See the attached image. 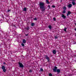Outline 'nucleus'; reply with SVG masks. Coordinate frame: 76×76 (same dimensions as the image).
<instances>
[{"label":"nucleus","instance_id":"nucleus-1","mask_svg":"<svg viewBox=\"0 0 76 76\" xmlns=\"http://www.w3.org/2000/svg\"><path fill=\"white\" fill-rule=\"evenodd\" d=\"M39 6L40 9H41L42 12H43V11L45 10V3H44V2L40 1Z\"/></svg>","mask_w":76,"mask_h":76},{"label":"nucleus","instance_id":"nucleus-2","mask_svg":"<svg viewBox=\"0 0 76 76\" xmlns=\"http://www.w3.org/2000/svg\"><path fill=\"white\" fill-rule=\"evenodd\" d=\"M18 64L19 65L20 67V68H22V69H23V67H24V65H23L22 63L20 62V61H19L18 62Z\"/></svg>","mask_w":76,"mask_h":76},{"label":"nucleus","instance_id":"nucleus-3","mask_svg":"<svg viewBox=\"0 0 76 76\" xmlns=\"http://www.w3.org/2000/svg\"><path fill=\"white\" fill-rule=\"evenodd\" d=\"M45 58H46L48 60V62H50V58L47 56V55H45Z\"/></svg>","mask_w":76,"mask_h":76},{"label":"nucleus","instance_id":"nucleus-4","mask_svg":"<svg viewBox=\"0 0 76 76\" xmlns=\"http://www.w3.org/2000/svg\"><path fill=\"white\" fill-rule=\"evenodd\" d=\"M57 67L56 66H55L54 67V68L53 69V71L54 72H57Z\"/></svg>","mask_w":76,"mask_h":76},{"label":"nucleus","instance_id":"nucleus-5","mask_svg":"<svg viewBox=\"0 0 76 76\" xmlns=\"http://www.w3.org/2000/svg\"><path fill=\"white\" fill-rule=\"evenodd\" d=\"M70 14H71V12L70 11H68L66 14L67 16H68Z\"/></svg>","mask_w":76,"mask_h":76},{"label":"nucleus","instance_id":"nucleus-6","mask_svg":"<svg viewBox=\"0 0 76 76\" xmlns=\"http://www.w3.org/2000/svg\"><path fill=\"white\" fill-rule=\"evenodd\" d=\"M67 6L69 8H70L72 7V5L71 4H69V5H68Z\"/></svg>","mask_w":76,"mask_h":76},{"label":"nucleus","instance_id":"nucleus-7","mask_svg":"<svg viewBox=\"0 0 76 76\" xmlns=\"http://www.w3.org/2000/svg\"><path fill=\"white\" fill-rule=\"evenodd\" d=\"M61 17H62V18H64V19H66V16L64 15V14L62 15Z\"/></svg>","mask_w":76,"mask_h":76},{"label":"nucleus","instance_id":"nucleus-8","mask_svg":"<svg viewBox=\"0 0 76 76\" xmlns=\"http://www.w3.org/2000/svg\"><path fill=\"white\" fill-rule=\"evenodd\" d=\"M52 53L54 54H56V50H54L52 51Z\"/></svg>","mask_w":76,"mask_h":76},{"label":"nucleus","instance_id":"nucleus-9","mask_svg":"<svg viewBox=\"0 0 76 76\" xmlns=\"http://www.w3.org/2000/svg\"><path fill=\"white\" fill-rule=\"evenodd\" d=\"M56 72L57 73H60V69H57L56 70Z\"/></svg>","mask_w":76,"mask_h":76},{"label":"nucleus","instance_id":"nucleus-10","mask_svg":"<svg viewBox=\"0 0 76 76\" xmlns=\"http://www.w3.org/2000/svg\"><path fill=\"white\" fill-rule=\"evenodd\" d=\"M25 29L27 31H28L29 29V26L25 28Z\"/></svg>","mask_w":76,"mask_h":76},{"label":"nucleus","instance_id":"nucleus-11","mask_svg":"<svg viewBox=\"0 0 76 76\" xmlns=\"http://www.w3.org/2000/svg\"><path fill=\"white\" fill-rule=\"evenodd\" d=\"M72 3L73 5V6H75V4H76V3L74 1H72Z\"/></svg>","mask_w":76,"mask_h":76},{"label":"nucleus","instance_id":"nucleus-12","mask_svg":"<svg viewBox=\"0 0 76 76\" xmlns=\"http://www.w3.org/2000/svg\"><path fill=\"white\" fill-rule=\"evenodd\" d=\"M23 11L26 12V7H25L23 8Z\"/></svg>","mask_w":76,"mask_h":76},{"label":"nucleus","instance_id":"nucleus-13","mask_svg":"<svg viewBox=\"0 0 76 76\" xmlns=\"http://www.w3.org/2000/svg\"><path fill=\"white\" fill-rule=\"evenodd\" d=\"M48 28L50 29H51V28H52V26H51L50 25L48 26Z\"/></svg>","mask_w":76,"mask_h":76},{"label":"nucleus","instance_id":"nucleus-14","mask_svg":"<svg viewBox=\"0 0 76 76\" xmlns=\"http://www.w3.org/2000/svg\"><path fill=\"white\" fill-rule=\"evenodd\" d=\"M23 43H26V40H25V39H23Z\"/></svg>","mask_w":76,"mask_h":76},{"label":"nucleus","instance_id":"nucleus-15","mask_svg":"<svg viewBox=\"0 0 76 76\" xmlns=\"http://www.w3.org/2000/svg\"><path fill=\"white\" fill-rule=\"evenodd\" d=\"M46 1L47 4H50V2L48 1V0H46Z\"/></svg>","mask_w":76,"mask_h":76},{"label":"nucleus","instance_id":"nucleus-16","mask_svg":"<svg viewBox=\"0 0 76 76\" xmlns=\"http://www.w3.org/2000/svg\"><path fill=\"white\" fill-rule=\"evenodd\" d=\"M2 69L3 70V72H6V69L5 68L4 69Z\"/></svg>","mask_w":76,"mask_h":76},{"label":"nucleus","instance_id":"nucleus-17","mask_svg":"<svg viewBox=\"0 0 76 76\" xmlns=\"http://www.w3.org/2000/svg\"><path fill=\"white\" fill-rule=\"evenodd\" d=\"M34 25H35V24L34 23H31V26H34Z\"/></svg>","mask_w":76,"mask_h":76},{"label":"nucleus","instance_id":"nucleus-18","mask_svg":"<svg viewBox=\"0 0 76 76\" xmlns=\"http://www.w3.org/2000/svg\"><path fill=\"white\" fill-rule=\"evenodd\" d=\"M63 9L64 10H66V9H67V8H66V7H63Z\"/></svg>","mask_w":76,"mask_h":76},{"label":"nucleus","instance_id":"nucleus-19","mask_svg":"<svg viewBox=\"0 0 76 76\" xmlns=\"http://www.w3.org/2000/svg\"><path fill=\"white\" fill-rule=\"evenodd\" d=\"M1 69H5V66H2L1 67Z\"/></svg>","mask_w":76,"mask_h":76},{"label":"nucleus","instance_id":"nucleus-20","mask_svg":"<svg viewBox=\"0 0 76 76\" xmlns=\"http://www.w3.org/2000/svg\"><path fill=\"white\" fill-rule=\"evenodd\" d=\"M67 29V28H64V31H65V32H67V31H66V30Z\"/></svg>","mask_w":76,"mask_h":76},{"label":"nucleus","instance_id":"nucleus-21","mask_svg":"<svg viewBox=\"0 0 76 76\" xmlns=\"http://www.w3.org/2000/svg\"><path fill=\"white\" fill-rule=\"evenodd\" d=\"M21 45L22 47H25V44L23 43H21Z\"/></svg>","mask_w":76,"mask_h":76},{"label":"nucleus","instance_id":"nucleus-22","mask_svg":"<svg viewBox=\"0 0 76 76\" xmlns=\"http://www.w3.org/2000/svg\"><path fill=\"white\" fill-rule=\"evenodd\" d=\"M55 39H57V38H58V37H57V35L55 36Z\"/></svg>","mask_w":76,"mask_h":76},{"label":"nucleus","instance_id":"nucleus-23","mask_svg":"<svg viewBox=\"0 0 76 76\" xmlns=\"http://www.w3.org/2000/svg\"><path fill=\"white\" fill-rule=\"evenodd\" d=\"M62 13H64V14L66 13V10H64L63 11Z\"/></svg>","mask_w":76,"mask_h":76},{"label":"nucleus","instance_id":"nucleus-24","mask_svg":"<svg viewBox=\"0 0 76 76\" xmlns=\"http://www.w3.org/2000/svg\"><path fill=\"white\" fill-rule=\"evenodd\" d=\"M40 71H41V72H43V69H42V68H41L40 69Z\"/></svg>","mask_w":76,"mask_h":76},{"label":"nucleus","instance_id":"nucleus-25","mask_svg":"<svg viewBox=\"0 0 76 76\" xmlns=\"http://www.w3.org/2000/svg\"><path fill=\"white\" fill-rule=\"evenodd\" d=\"M53 20H54V21H56V19L55 18H53Z\"/></svg>","mask_w":76,"mask_h":76},{"label":"nucleus","instance_id":"nucleus-26","mask_svg":"<svg viewBox=\"0 0 76 76\" xmlns=\"http://www.w3.org/2000/svg\"><path fill=\"white\" fill-rule=\"evenodd\" d=\"M29 72L30 73H32V71L31 70H29Z\"/></svg>","mask_w":76,"mask_h":76},{"label":"nucleus","instance_id":"nucleus-27","mask_svg":"<svg viewBox=\"0 0 76 76\" xmlns=\"http://www.w3.org/2000/svg\"><path fill=\"white\" fill-rule=\"evenodd\" d=\"M49 76H53V75H52V74H51V73H50L49 74Z\"/></svg>","mask_w":76,"mask_h":76},{"label":"nucleus","instance_id":"nucleus-28","mask_svg":"<svg viewBox=\"0 0 76 76\" xmlns=\"http://www.w3.org/2000/svg\"><path fill=\"white\" fill-rule=\"evenodd\" d=\"M52 7H53V8H55V7H56V6L52 5Z\"/></svg>","mask_w":76,"mask_h":76},{"label":"nucleus","instance_id":"nucleus-29","mask_svg":"<svg viewBox=\"0 0 76 76\" xmlns=\"http://www.w3.org/2000/svg\"><path fill=\"white\" fill-rule=\"evenodd\" d=\"M34 20H37V18H34Z\"/></svg>","mask_w":76,"mask_h":76},{"label":"nucleus","instance_id":"nucleus-30","mask_svg":"<svg viewBox=\"0 0 76 76\" xmlns=\"http://www.w3.org/2000/svg\"><path fill=\"white\" fill-rule=\"evenodd\" d=\"M28 35H29V34H25L26 36H28Z\"/></svg>","mask_w":76,"mask_h":76},{"label":"nucleus","instance_id":"nucleus-31","mask_svg":"<svg viewBox=\"0 0 76 76\" xmlns=\"http://www.w3.org/2000/svg\"><path fill=\"white\" fill-rule=\"evenodd\" d=\"M48 7H49V9H50V5H48Z\"/></svg>","mask_w":76,"mask_h":76},{"label":"nucleus","instance_id":"nucleus-32","mask_svg":"<svg viewBox=\"0 0 76 76\" xmlns=\"http://www.w3.org/2000/svg\"><path fill=\"white\" fill-rule=\"evenodd\" d=\"M10 10H8L7 12H10Z\"/></svg>","mask_w":76,"mask_h":76},{"label":"nucleus","instance_id":"nucleus-33","mask_svg":"<svg viewBox=\"0 0 76 76\" xmlns=\"http://www.w3.org/2000/svg\"><path fill=\"white\" fill-rule=\"evenodd\" d=\"M13 26H15V28H17L16 26H15V25H13Z\"/></svg>","mask_w":76,"mask_h":76},{"label":"nucleus","instance_id":"nucleus-34","mask_svg":"<svg viewBox=\"0 0 76 76\" xmlns=\"http://www.w3.org/2000/svg\"><path fill=\"white\" fill-rule=\"evenodd\" d=\"M3 64H6V62H4Z\"/></svg>","mask_w":76,"mask_h":76},{"label":"nucleus","instance_id":"nucleus-35","mask_svg":"<svg viewBox=\"0 0 76 76\" xmlns=\"http://www.w3.org/2000/svg\"><path fill=\"white\" fill-rule=\"evenodd\" d=\"M2 18H3V19H4V16H2Z\"/></svg>","mask_w":76,"mask_h":76},{"label":"nucleus","instance_id":"nucleus-36","mask_svg":"<svg viewBox=\"0 0 76 76\" xmlns=\"http://www.w3.org/2000/svg\"><path fill=\"white\" fill-rule=\"evenodd\" d=\"M75 42V43H74V44H76V42Z\"/></svg>","mask_w":76,"mask_h":76},{"label":"nucleus","instance_id":"nucleus-37","mask_svg":"<svg viewBox=\"0 0 76 76\" xmlns=\"http://www.w3.org/2000/svg\"><path fill=\"white\" fill-rule=\"evenodd\" d=\"M75 0H72V1H74Z\"/></svg>","mask_w":76,"mask_h":76},{"label":"nucleus","instance_id":"nucleus-38","mask_svg":"<svg viewBox=\"0 0 76 76\" xmlns=\"http://www.w3.org/2000/svg\"><path fill=\"white\" fill-rule=\"evenodd\" d=\"M75 31H76V28L75 29Z\"/></svg>","mask_w":76,"mask_h":76},{"label":"nucleus","instance_id":"nucleus-39","mask_svg":"<svg viewBox=\"0 0 76 76\" xmlns=\"http://www.w3.org/2000/svg\"><path fill=\"white\" fill-rule=\"evenodd\" d=\"M61 1H62L61 0Z\"/></svg>","mask_w":76,"mask_h":76}]
</instances>
